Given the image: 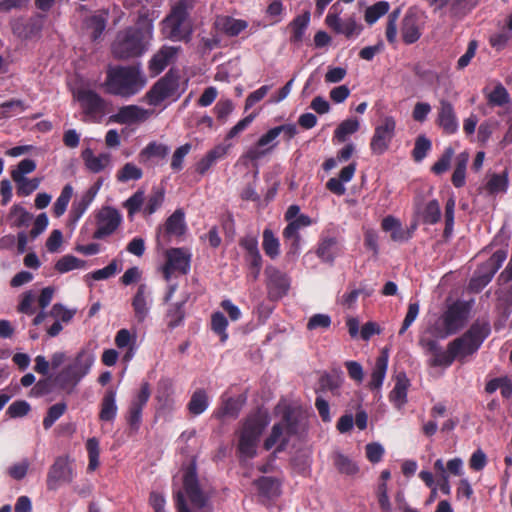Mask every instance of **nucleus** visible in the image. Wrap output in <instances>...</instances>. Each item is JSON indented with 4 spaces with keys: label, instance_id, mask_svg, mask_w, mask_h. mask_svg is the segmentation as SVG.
I'll list each match as a JSON object with an SVG mask.
<instances>
[{
    "label": "nucleus",
    "instance_id": "1",
    "mask_svg": "<svg viewBox=\"0 0 512 512\" xmlns=\"http://www.w3.org/2000/svg\"><path fill=\"white\" fill-rule=\"evenodd\" d=\"M146 85L147 76L141 64L136 63L108 65L101 87L106 94L127 100L138 95Z\"/></svg>",
    "mask_w": 512,
    "mask_h": 512
},
{
    "label": "nucleus",
    "instance_id": "2",
    "mask_svg": "<svg viewBox=\"0 0 512 512\" xmlns=\"http://www.w3.org/2000/svg\"><path fill=\"white\" fill-rule=\"evenodd\" d=\"M152 38V25L128 27L117 33L111 45V53L118 60L140 57L148 50Z\"/></svg>",
    "mask_w": 512,
    "mask_h": 512
},
{
    "label": "nucleus",
    "instance_id": "3",
    "mask_svg": "<svg viewBox=\"0 0 512 512\" xmlns=\"http://www.w3.org/2000/svg\"><path fill=\"white\" fill-rule=\"evenodd\" d=\"M490 332L489 322L476 320L464 334L448 343L444 363H448L449 367L455 360L463 363L467 357L479 350Z\"/></svg>",
    "mask_w": 512,
    "mask_h": 512
},
{
    "label": "nucleus",
    "instance_id": "4",
    "mask_svg": "<svg viewBox=\"0 0 512 512\" xmlns=\"http://www.w3.org/2000/svg\"><path fill=\"white\" fill-rule=\"evenodd\" d=\"M183 491L174 492V500L177 512H191L187 505L186 497L193 507L204 508L209 501V494L202 489L197 474L196 464L191 463L183 473Z\"/></svg>",
    "mask_w": 512,
    "mask_h": 512
},
{
    "label": "nucleus",
    "instance_id": "5",
    "mask_svg": "<svg viewBox=\"0 0 512 512\" xmlns=\"http://www.w3.org/2000/svg\"><path fill=\"white\" fill-rule=\"evenodd\" d=\"M299 424V415L293 409H286L281 421L272 426L269 436L264 440L263 448L269 451L275 446L272 457L276 458L278 453L287 449L291 437L299 433Z\"/></svg>",
    "mask_w": 512,
    "mask_h": 512
},
{
    "label": "nucleus",
    "instance_id": "6",
    "mask_svg": "<svg viewBox=\"0 0 512 512\" xmlns=\"http://www.w3.org/2000/svg\"><path fill=\"white\" fill-rule=\"evenodd\" d=\"M94 357L86 351H80L54 378L56 386L71 394L80 381L89 373Z\"/></svg>",
    "mask_w": 512,
    "mask_h": 512
},
{
    "label": "nucleus",
    "instance_id": "7",
    "mask_svg": "<svg viewBox=\"0 0 512 512\" xmlns=\"http://www.w3.org/2000/svg\"><path fill=\"white\" fill-rule=\"evenodd\" d=\"M266 426L267 419L261 415H252L245 420L237 445L240 459H252L256 456L257 443Z\"/></svg>",
    "mask_w": 512,
    "mask_h": 512
},
{
    "label": "nucleus",
    "instance_id": "8",
    "mask_svg": "<svg viewBox=\"0 0 512 512\" xmlns=\"http://www.w3.org/2000/svg\"><path fill=\"white\" fill-rule=\"evenodd\" d=\"M469 313L467 303L456 301L449 305L440 317L441 328L438 323L435 326L437 338L445 339L450 335L458 333L465 325Z\"/></svg>",
    "mask_w": 512,
    "mask_h": 512
},
{
    "label": "nucleus",
    "instance_id": "9",
    "mask_svg": "<svg viewBox=\"0 0 512 512\" xmlns=\"http://www.w3.org/2000/svg\"><path fill=\"white\" fill-rule=\"evenodd\" d=\"M163 31L172 41H187L191 35L186 2H178L163 21Z\"/></svg>",
    "mask_w": 512,
    "mask_h": 512
},
{
    "label": "nucleus",
    "instance_id": "10",
    "mask_svg": "<svg viewBox=\"0 0 512 512\" xmlns=\"http://www.w3.org/2000/svg\"><path fill=\"white\" fill-rule=\"evenodd\" d=\"M179 87V76L171 69L152 85L146 93L145 99L152 106H158L169 98L177 100L181 95Z\"/></svg>",
    "mask_w": 512,
    "mask_h": 512
},
{
    "label": "nucleus",
    "instance_id": "11",
    "mask_svg": "<svg viewBox=\"0 0 512 512\" xmlns=\"http://www.w3.org/2000/svg\"><path fill=\"white\" fill-rule=\"evenodd\" d=\"M165 263L162 266L163 278L169 281L174 273L187 275L191 269L192 254L184 247L169 248L164 253Z\"/></svg>",
    "mask_w": 512,
    "mask_h": 512
},
{
    "label": "nucleus",
    "instance_id": "12",
    "mask_svg": "<svg viewBox=\"0 0 512 512\" xmlns=\"http://www.w3.org/2000/svg\"><path fill=\"white\" fill-rule=\"evenodd\" d=\"M82 113L92 122H100L106 113L107 103L96 91L81 88L75 93Z\"/></svg>",
    "mask_w": 512,
    "mask_h": 512
},
{
    "label": "nucleus",
    "instance_id": "13",
    "mask_svg": "<svg viewBox=\"0 0 512 512\" xmlns=\"http://www.w3.org/2000/svg\"><path fill=\"white\" fill-rule=\"evenodd\" d=\"M396 120L393 116H385L375 129L370 141V150L373 155L384 154L395 136Z\"/></svg>",
    "mask_w": 512,
    "mask_h": 512
},
{
    "label": "nucleus",
    "instance_id": "14",
    "mask_svg": "<svg viewBox=\"0 0 512 512\" xmlns=\"http://www.w3.org/2000/svg\"><path fill=\"white\" fill-rule=\"evenodd\" d=\"M73 478L74 473L72 467L69 464L68 457H57L47 473V489L49 491H55L62 484L72 482Z\"/></svg>",
    "mask_w": 512,
    "mask_h": 512
},
{
    "label": "nucleus",
    "instance_id": "15",
    "mask_svg": "<svg viewBox=\"0 0 512 512\" xmlns=\"http://www.w3.org/2000/svg\"><path fill=\"white\" fill-rule=\"evenodd\" d=\"M151 389L148 382H143L136 396L130 402L125 419L129 427L138 431L142 423V411L149 401Z\"/></svg>",
    "mask_w": 512,
    "mask_h": 512
},
{
    "label": "nucleus",
    "instance_id": "16",
    "mask_svg": "<svg viewBox=\"0 0 512 512\" xmlns=\"http://www.w3.org/2000/svg\"><path fill=\"white\" fill-rule=\"evenodd\" d=\"M121 215L117 209L106 206L96 214L97 228L93 233V239H104L113 234L121 223Z\"/></svg>",
    "mask_w": 512,
    "mask_h": 512
},
{
    "label": "nucleus",
    "instance_id": "17",
    "mask_svg": "<svg viewBox=\"0 0 512 512\" xmlns=\"http://www.w3.org/2000/svg\"><path fill=\"white\" fill-rule=\"evenodd\" d=\"M186 232L185 214L182 209H176L165 221L163 226L157 228L158 244L166 245L171 237H180Z\"/></svg>",
    "mask_w": 512,
    "mask_h": 512
},
{
    "label": "nucleus",
    "instance_id": "18",
    "mask_svg": "<svg viewBox=\"0 0 512 512\" xmlns=\"http://www.w3.org/2000/svg\"><path fill=\"white\" fill-rule=\"evenodd\" d=\"M267 277L266 287L270 299H280L284 297L290 288V279L286 273L277 267L269 265L265 268Z\"/></svg>",
    "mask_w": 512,
    "mask_h": 512
},
{
    "label": "nucleus",
    "instance_id": "19",
    "mask_svg": "<svg viewBox=\"0 0 512 512\" xmlns=\"http://www.w3.org/2000/svg\"><path fill=\"white\" fill-rule=\"evenodd\" d=\"M435 123L446 135L457 133L459 129L458 117L453 104L449 100L440 99Z\"/></svg>",
    "mask_w": 512,
    "mask_h": 512
},
{
    "label": "nucleus",
    "instance_id": "20",
    "mask_svg": "<svg viewBox=\"0 0 512 512\" xmlns=\"http://www.w3.org/2000/svg\"><path fill=\"white\" fill-rule=\"evenodd\" d=\"M180 47L162 46L149 60L148 69L152 77L158 76L177 57Z\"/></svg>",
    "mask_w": 512,
    "mask_h": 512
},
{
    "label": "nucleus",
    "instance_id": "21",
    "mask_svg": "<svg viewBox=\"0 0 512 512\" xmlns=\"http://www.w3.org/2000/svg\"><path fill=\"white\" fill-rule=\"evenodd\" d=\"M149 117L148 110L137 105H126L110 117V121L118 124L143 122Z\"/></svg>",
    "mask_w": 512,
    "mask_h": 512
},
{
    "label": "nucleus",
    "instance_id": "22",
    "mask_svg": "<svg viewBox=\"0 0 512 512\" xmlns=\"http://www.w3.org/2000/svg\"><path fill=\"white\" fill-rule=\"evenodd\" d=\"M149 295L150 292L148 286L146 284H140L132 298L131 305L134 311V316L139 323L144 322L149 315L151 302Z\"/></svg>",
    "mask_w": 512,
    "mask_h": 512
},
{
    "label": "nucleus",
    "instance_id": "23",
    "mask_svg": "<svg viewBox=\"0 0 512 512\" xmlns=\"http://www.w3.org/2000/svg\"><path fill=\"white\" fill-rule=\"evenodd\" d=\"M421 35V19L416 13L409 11L402 21V40L410 45L418 41Z\"/></svg>",
    "mask_w": 512,
    "mask_h": 512
},
{
    "label": "nucleus",
    "instance_id": "24",
    "mask_svg": "<svg viewBox=\"0 0 512 512\" xmlns=\"http://www.w3.org/2000/svg\"><path fill=\"white\" fill-rule=\"evenodd\" d=\"M381 228L390 232V238L394 242H407L412 238V232L405 229L399 219L388 215L382 219Z\"/></svg>",
    "mask_w": 512,
    "mask_h": 512
},
{
    "label": "nucleus",
    "instance_id": "25",
    "mask_svg": "<svg viewBox=\"0 0 512 512\" xmlns=\"http://www.w3.org/2000/svg\"><path fill=\"white\" fill-rule=\"evenodd\" d=\"M118 407L116 404V390L108 388L100 402L99 420L102 422H113L117 416Z\"/></svg>",
    "mask_w": 512,
    "mask_h": 512
},
{
    "label": "nucleus",
    "instance_id": "26",
    "mask_svg": "<svg viewBox=\"0 0 512 512\" xmlns=\"http://www.w3.org/2000/svg\"><path fill=\"white\" fill-rule=\"evenodd\" d=\"M81 158L87 170L92 173L103 171L111 162L109 153H101L95 156L91 148H86L81 152Z\"/></svg>",
    "mask_w": 512,
    "mask_h": 512
},
{
    "label": "nucleus",
    "instance_id": "27",
    "mask_svg": "<svg viewBox=\"0 0 512 512\" xmlns=\"http://www.w3.org/2000/svg\"><path fill=\"white\" fill-rule=\"evenodd\" d=\"M253 485L257 488L259 497L271 500L281 493L280 483L273 477L261 476L254 480Z\"/></svg>",
    "mask_w": 512,
    "mask_h": 512
},
{
    "label": "nucleus",
    "instance_id": "28",
    "mask_svg": "<svg viewBox=\"0 0 512 512\" xmlns=\"http://www.w3.org/2000/svg\"><path fill=\"white\" fill-rule=\"evenodd\" d=\"M506 258L507 252L505 250L499 249L495 251L487 261L482 263L476 271L479 274L484 275L491 282L494 275L501 268Z\"/></svg>",
    "mask_w": 512,
    "mask_h": 512
},
{
    "label": "nucleus",
    "instance_id": "29",
    "mask_svg": "<svg viewBox=\"0 0 512 512\" xmlns=\"http://www.w3.org/2000/svg\"><path fill=\"white\" fill-rule=\"evenodd\" d=\"M216 28L227 36H238L248 27L245 20L235 19L230 16H221L216 19Z\"/></svg>",
    "mask_w": 512,
    "mask_h": 512
},
{
    "label": "nucleus",
    "instance_id": "30",
    "mask_svg": "<svg viewBox=\"0 0 512 512\" xmlns=\"http://www.w3.org/2000/svg\"><path fill=\"white\" fill-rule=\"evenodd\" d=\"M230 146V144H220L208 151L207 154L197 162L196 172L204 175L218 159L223 158L228 153Z\"/></svg>",
    "mask_w": 512,
    "mask_h": 512
},
{
    "label": "nucleus",
    "instance_id": "31",
    "mask_svg": "<svg viewBox=\"0 0 512 512\" xmlns=\"http://www.w3.org/2000/svg\"><path fill=\"white\" fill-rule=\"evenodd\" d=\"M339 252L338 240L335 237L321 238L316 249V255L326 263L332 264Z\"/></svg>",
    "mask_w": 512,
    "mask_h": 512
},
{
    "label": "nucleus",
    "instance_id": "32",
    "mask_svg": "<svg viewBox=\"0 0 512 512\" xmlns=\"http://www.w3.org/2000/svg\"><path fill=\"white\" fill-rule=\"evenodd\" d=\"M170 152V147L163 143L156 141L149 142L139 153L141 162H146L151 159L164 160Z\"/></svg>",
    "mask_w": 512,
    "mask_h": 512
},
{
    "label": "nucleus",
    "instance_id": "33",
    "mask_svg": "<svg viewBox=\"0 0 512 512\" xmlns=\"http://www.w3.org/2000/svg\"><path fill=\"white\" fill-rule=\"evenodd\" d=\"M410 386V381L406 374L401 372L396 376L395 386L390 392L389 398L398 407H401L407 402V391Z\"/></svg>",
    "mask_w": 512,
    "mask_h": 512
},
{
    "label": "nucleus",
    "instance_id": "34",
    "mask_svg": "<svg viewBox=\"0 0 512 512\" xmlns=\"http://www.w3.org/2000/svg\"><path fill=\"white\" fill-rule=\"evenodd\" d=\"M387 367L388 355L385 352H382V354L377 357L375 366L370 376L369 388L371 390L379 389L382 386L386 375Z\"/></svg>",
    "mask_w": 512,
    "mask_h": 512
},
{
    "label": "nucleus",
    "instance_id": "35",
    "mask_svg": "<svg viewBox=\"0 0 512 512\" xmlns=\"http://www.w3.org/2000/svg\"><path fill=\"white\" fill-rule=\"evenodd\" d=\"M310 21V12L306 11L301 15H298L293 19L290 23L291 27V36L290 42L294 44H299L303 41V37L305 31L308 27Z\"/></svg>",
    "mask_w": 512,
    "mask_h": 512
},
{
    "label": "nucleus",
    "instance_id": "36",
    "mask_svg": "<svg viewBox=\"0 0 512 512\" xmlns=\"http://www.w3.org/2000/svg\"><path fill=\"white\" fill-rule=\"evenodd\" d=\"M209 406V398L204 389H197L191 395L187 404L189 413L193 416L202 414Z\"/></svg>",
    "mask_w": 512,
    "mask_h": 512
},
{
    "label": "nucleus",
    "instance_id": "37",
    "mask_svg": "<svg viewBox=\"0 0 512 512\" xmlns=\"http://www.w3.org/2000/svg\"><path fill=\"white\" fill-rule=\"evenodd\" d=\"M108 12L100 10L86 20V27L92 30L91 39L97 41L106 28Z\"/></svg>",
    "mask_w": 512,
    "mask_h": 512
},
{
    "label": "nucleus",
    "instance_id": "38",
    "mask_svg": "<svg viewBox=\"0 0 512 512\" xmlns=\"http://www.w3.org/2000/svg\"><path fill=\"white\" fill-rule=\"evenodd\" d=\"M422 346L432 354L431 365L434 367H449L448 363H444L447 356V350L443 351L439 343L434 339L421 340Z\"/></svg>",
    "mask_w": 512,
    "mask_h": 512
},
{
    "label": "nucleus",
    "instance_id": "39",
    "mask_svg": "<svg viewBox=\"0 0 512 512\" xmlns=\"http://www.w3.org/2000/svg\"><path fill=\"white\" fill-rule=\"evenodd\" d=\"M185 318V301L170 304L165 319L169 329H175L183 324Z\"/></svg>",
    "mask_w": 512,
    "mask_h": 512
},
{
    "label": "nucleus",
    "instance_id": "40",
    "mask_svg": "<svg viewBox=\"0 0 512 512\" xmlns=\"http://www.w3.org/2000/svg\"><path fill=\"white\" fill-rule=\"evenodd\" d=\"M468 161L469 154L467 152H462L456 157L455 169L451 177V182L456 188H461L465 185Z\"/></svg>",
    "mask_w": 512,
    "mask_h": 512
},
{
    "label": "nucleus",
    "instance_id": "41",
    "mask_svg": "<svg viewBox=\"0 0 512 512\" xmlns=\"http://www.w3.org/2000/svg\"><path fill=\"white\" fill-rule=\"evenodd\" d=\"M172 394V384L168 380L161 381L155 396L160 409L171 410L173 408L174 400Z\"/></svg>",
    "mask_w": 512,
    "mask_h": 512
},
{
    "label": "nucleus",
    "instance_id": "42",
    "mask_svg": "<svg viewBox=\"0 0 512 512\" xmlns=\"http://www.w3.org/2000/svg\"><path fill=\"white\" fill-rule=\"evenodd\" d=\"M262 238V247L265 254L271 259L277 258L280 255V242L274 232L269 228H265Z\"/></svg>",
    "mask_w": 512,
    "mask_h": 512
},
{
    "label": "nucleus",
    "instance_id": "43",
    "mask_svg": "<svg viewBox=\"0 0 512 512\" xmlns=\"http://www.w3.org/2000/svg\"><path fill=\"white\" fill-rule=\"evenodd\" d=\"M441 219V208L438 200L433 199L425 204L421 211L423 224L435 225Z\"/></svg>",
    "mask_w": 512,
    "mask_h": 512
},
{
    "label": "nucleus",
    "instance_id": "44",
    "mask_svg": "<svg viewBox=\"0 0 512 512\" xmlns=\"http://www.w3.org/2000/svg\"><path fill=\"white\" fill-rule=\"evenodd\" d=\"M508 173L504 171L502 174H493L485 185L486 191L490 195L505 193L508 189Z\"/></svg>",
    "mask_w": 512,
    "mask_h": 512
},
{
    "label": "nucleus",
    "instance_id": "45",
    "mask_svg": "<svg viewBox=\"0 0 512 512\" xmlns=\"http://www.w3.org/2000/svg\"><path fill=\"white\" fill-rule=\"evenodd\" d=\"M359 121L357 118H348L342 121L334 131V139L339 142L346 141L347 137L359 130Z\"/></svg>",
    "mask_w": 512,
    "mask_h": 512
},
{
    "label": "nucleus",
    "instance_id": "46",
    "mask_svg": "<svg viewBox=\"0 0 512 512\" xmlns=\"http://www.w3.org/2000/svg\"><path fill=\"white\" fill-rule=\"evenodd\" d=\"M86 262L73 255H64L55 264V269L59 273H67L74 269H82L85 267Z\"/></svg>",
    "mask_w": 512,
    "mask_h": 512
},
{
    "label": "nucleus",
    "instance_id": "47",
    "mask_svg": "<svg viewBox=\"0 0 512 512\" xmlns=\"http://www.w3.org/2000/svg\"><path fill=\"white\" fill-rule=\"evenodd\" d=\"M487 102L492 107H501L510 102V95L507 89L501 83H498L488 94Z\"/></svg>",
    "mask_w": 512,
    "mask_h": 512
},
{
    "label": "nucleus",
    "instance_id": "48",
    "mask_svg": "<svg viewBox=\"0 0 512 512\" xmlns=\"http://www.w3.org/2000/svg\"><path fill=\"white\" fill-rule=\"evenodd\" d=\"M72 195L73 187L70 184H66L53 205V214L55 217H60L65 213Z\"/></svg>",
    "mask_w": 512,
    "mask_h": 512
},
{
    "label": "nucleus",
    "instance_id": "49",
    "mask_svg": "<svg viewBox=\"0 0 512 512\" xmlns=\"http://www.w3.org/2000/svg\"><path fill=\"white\" fill-rule=\"evenodd\" d=\"M333 461L337 470L342 474L355 475L359 471L357 464L342 453H336Z\"/></svg>",
    "mask_w": 512,
    "mask_h": 512
},
{
    "label": "nucleus",
    "instance_id": "50",
    "mask_svg": "<svg viewBox=\"0 0 512 512\" xmlns=\"http://www.w3.org/2000/svg\"><path fill=\"white\" fill-rule=\"evenodd\" d=\"M228 327V320L221 312H214L211 316V329L220 337L222 343L228 339L226 329Z\"/></svg>",
    "mask_w": 512,
    "mask_h": 512
},
{
    "label": "nucleus",
    "instance_id": "51",
    "mask_svg": "<svg viewBox=\"0 0 512 512\" xmlns=\"http://www.w3.org/2000/svg\"><path fill=\"white\" fill-rule=\"evenodd\" d=\"M41 178L34 177V178H21L17 180H13L16 183V190L18 196L25 197L32 194L35 190L38 189Z\"/></svg>",
    "mask_w": 512,
    "mask_h": 512
},
{
    "label": "nucleus",
    "instance_id": "52",
    "mask_svg": "<svg viewBox=\"0 0 512 512\" xmlns=\"http://www.w3.org/2000/svg\"><path fill=\"white\" fill-rule=\"evenodd\" d=\"M142 176V170L131 162L126 163L116 174V178L119 182L139 180Z\"/></svg>",
    "mask_w": 512,
    "mask_h": 512
},
{
    "label": "nucleus",
    "instance_id": "53",
    "mask_svg": "<svg viewBox=\"0 0 512 512\" xmlns=\"http://www.w3.org/2000/svg\"><path fill=\"white\" fill-rule=\"evenodd\" d=\"M453 156L454 149L451 146L446 147L440 158L432 165L431 172L436 175L446 172L450 168Z\"/></svg>",
    "mask_w": 512,
    "mask_h": 512
},
{
    "label": "nucleus",
    "instance_id": "54",
    "mask_svg": "<svg viewBox=\"0 0 512 512\" xmlns=\"http://www.w3.org/2000/svg\"><path fill=\"white\" fill-rule=\"evenodd\" d=\"M67 405L65 402L56 403L48 408L47 414L43 419L44 429H50L53 424L66 412Z\"/></svg>",
    "mask_w": 512,
    "mask_h": 512
},
{
    "label": "nucleus",
    "instance_id": "55",
    "mask_svg": "<svg viewBox=\"0 0 512 512\" xmlns=\"http://www.w3.org/2000/svg\"><path fill=\"white\" fill-rule=\"evenodd\" d=\"M431 147L432 143L425 135L418 136L412 150V157L414 161L421 162L427 156Z\"/></svg>",
    "mask_w": 512,
    "mask_h": 512
},
{
    "label": "nucleus",
    "instance_id": "56",
    "mask_svg": "<svg viewBox=\"0 0 512 512\" xmlns=\"http://www.w3.org/2000/svg\"><path fill=\"white\" fill-rule=\"evenodd\" d=\"M144 200V190L139 189L123 203V207L127 210L129 217H132L141 210Z\"/></svg>",
    "mask_w": 512,
    "mask_h": 512
},
{
    "label": "nucleus",
    "instance_id": "57",
    "mask_svg": "<svg viewBox=\"0 0 512 512\" xmlns=\"http://www.w3.org/2000/svg\"><path fill=\"white\" fill-rule=\"evenodd\" d=\"M86 450L89 458L88 470L94 471L99 466L100 448L98 439L95 437L89 438L86 442Z\"/></svg>",
    "mask_w": 512,
    "mask_h": 512
},
{
    "label": "nucleus",
    "instance_id": "58",
    "mask_svg": "<svg viewBox=\"0 0 512 512\" xmlns=\"http://www.w3.org/2000/svg\"><path fill=\"white\" fill-rule=\"evenodd\" d=\"M454 212H455V199L449 198L445 204V228L443 231V237L449 239L453 233L454 227Z\"/></svg>",
    "mask_w": 512,
    "mask_h": 512
},
{
    "label": "nucleus",
    "instance_id": "59",
    "mask_svg": "<svg viewBox=\"0 0 512 512\" xmlns=\"http://www.w3.org/2000/svg\"><path fill=\"white\" fill-rule=\"evenodd\" d=\"M10 216L14 218L16 227H27L30 225L33 215L20 205H13L10 211Z\"/></svg>",
    "mask_w": 512,
    "mask_h": 512
},
{
    "label": "nucleus",
    "instance_id": "60",
    "mask_svg": "<svg viewBox=\"0 0 512 512\" xmlns=\"http://www.w3.org/2000/svg\"><path fill=\"white\" fill-rule=\"evenodd\" d=\"M389 10L388 2H375L374 5L368 7L365 12V21L368 24H374L381 16Z\"/></svg>",
    "mask_w": 512,
    "mask_h": 512
},
{
    "label": "nucleus",
    "instance_id": "61",
    "mask_svg": "<svg viewBox=\"0 0 512 512\" xmlns=\"http://www.w3.org/2000/svg\"><path fill=\"white\" fill-rule=\"evenodd\" d=\"M240 412V404L233 397H229L223 401L221 408L216 412V417H231L237 418Z\"/></svg>",
    "mask_w": 512,
    "mask_h": 512
},
{
    "label": "nucleus",
    "instance_id": "62",
    "mask_svg": "<svg viewBox=\"0 0 512 512\" xmlns=\"http://www.w3.org/2000/svg\"><path fill=\"white\" fill-rule=\"evenodd\" d=\"M37 164L35 160L25 158L21 160L16 168L11 171L12 180L25 178V175L30 174L36 170Z\"/></svg>",
    "mask_w": 512,
    "mask_h": 512
},
{
    "label": "nucleus",
    "instance_id": "63",
    "mask_svg": "<svg viewBox=\"0 0 512 512\" xmlns=\"http://www.w3.org/2000/svg\"><path fill=\"white\" fill-rule=\"evenodd\" d=\"M191 148L192 145L186 143L174 151L170 163V167L174 172H180L183 169L184 158L189 154Z\"/></svg>",
    "mask_w": 512,
    "mask_h": 512
},
{
    "label": "nucleus",
    "instance_id": "64",
    "mask_svg": "<svg viewBox=\"0 0 512 512\" xmlns=\"http://www.w3.org/2000/svg\"><path fill=\"white\" fill-rule=\"evenodd\" d=\"M164 202V190L156 189L148 197L147 203L143 209L145 215H152L155 213Z\"/></svg>",
    "mask_w": 512,
    "mask_h": 512
}]
</instances>
